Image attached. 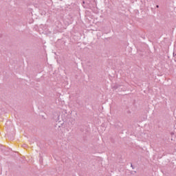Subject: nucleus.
<instances>
[{
    "mask_svg": "<svg viewBox=\"0 0 176 176\" xmlns=\"http://www.w3.org/2000/svg\"><path fill=\"white\" fill-rule=\"evenodd\" d=\"M82 3H85V1H82Z\"/></svg>",
    "mask_w": 176,
    "mask_h": 176,
    "instance_id": "9d476101",
    "label": "nucleus"
},
{
    "mask_svg": "<svg viewBox=\"0 0 176 176\" xmlns=\"http://www.w3.org/2000/svg\"><path fill=\"white\" fill-rule=\"evenodd\" d=\"M111 87L113 90H117V89H119V87H120V85L115 84L114 85H112Z\"/></svg>",
    "mask_w": 176,
    "mask_h": 176,
    "instance_id": "f257e3e1",
    "label": "nucleus"
},
{
    "mask_svg": "<svg viewBox=\"0 0 176 176\" xmlns=\"http://www.w3.org/2000/svg\"><path fill=\"white\" fill-rule=\"evenodd\" d=\"M131 167L134 169V166L133 165V164H131Z\"/></svg>",
    "mask_w": 176,
    "mask_h": 176,
    "instance_id": "39448f33",
    "label": "nucleus"
},
{
    "mask_svg": "<svg viewBox=\"0 0 176 176\" xmlns=\"http://www.w3.org/2000/svg\"><path fill=\"white\" fill-rule=\"evenodd\" d=\"M43 160L42 158L40 159V163H41V164H42V163H43Z\"/></svg>",
    "mask_w": 176,
    "mask_h": 176,
    "instance_id": "20e7f679",
    "label": "nucleus"
},
{
    "mask_svg": "<svg viewBox=\"0 0 176 176\" xmlns=\"http://www.w3.org/2000/svg\"><path fill=\"white\" fill-rule=\"evenodd\" d=\"M126 113H131V111H130V110H128V111H126Z\"/></svg>",
    "mask_w": 176,
    "mask_h": 176,
    "instance_id": "423d86ee",
    "label": "nucleus"
},
{
    "mask_svg": "<svg viewBox=\"0 0 176 176\" xmlns=\"http://www.w3.org/2000/svg\"><path fill=\"white\" fill-rule=\"evenodd\" d=\"M156 8H159V5H156Z\"/></svg>",
    "mask_w": 176,
    "mask_h": 176,
    "instance_id": "0eeeda50",
    "label": "nucleus"
},
{
    "mask_svg": "<svg viewBox=\"0 0 176 176\" xmlns=\"http://www.w3.org/2000/svg\"><path fill=\"white\" fill-rule=\"evenodd\" d=\"M116 127H118H118H122V123L118 122L117 124H116Z\"/></svg>",
    "mask_w": 176,
    "mask_h": 176,
    "instance_id": "f03ea898",
    "label": "nucleus"
},
{
    "mask_svg": "<svg viewBox=\"0 0 176 176\" xmlns=\"http://www.w3.org/2000/svg\"><path fill=\"white\" fill-rule=\"evenodd\" d=\"M173 56H176V54L173 53Z\"/></svg>",
    "mask_w": 176,
    "mask_h": 176,
    "instance_id": "6e6552de",
    "label": "nucleus"
},
{
    "mask_svg": "<svg viewBox=\"0 0 176 176\" xmlns=\"http://www.w3.org/2000/svg\"><path fill=\"white\" fill-rule=\"evenodd\" d=\"M173 56H176V54L173 53Z\"/></svg>",
    "mask_w": 176,
    "mask_h": 176,
    "instance_id": "1a4fd4ad",
    "label": "nucleus"
},
{
    "mask_svg": "<svg viewBox=\"0 0 176 176\" xmlns=\"http://www.w3.org/2000/svg\"><path fill=\"white\" fill-rule=\"evenodd\" d=\"M135 173H137V171H135V170H134V171H131V175H134V174H135Z\"/></svg>",
    "mask_w": 176,
    "mask_h": 176,
    "instance_id": "7ed1b4c3",
    "label": "nucleus"
}]
</instances>
